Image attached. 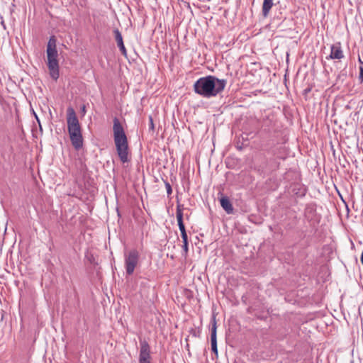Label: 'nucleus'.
<instances>
[{
  "label": "nucleus",
  "instance_id": "nucleus-4",
  "mask_svg": "<svg viewBox=\"0 0 363 363\" xmlns=\"http://www.w3.org/2000/svg\"><path fill=\"white\" fill-rule=\"evenodd\" d=\"M57 50L56 49V38L54 35L49 39L47 45L48 67L51 77L57 80L59 77V64L57 60Z\"/></svg>",
  "mask_w": 363,
  "mask_h": 363
},
{
  "label": "nucleus",
  "instance_id": "nucleus-8",
  "mask_svg": "<svg viewBox=\"0 0 363 363\" xmlns=\"http://www.w3.org/2000/svg\"><path fill=\"white\" fill-rule=\"evenodd\" d=\"M330 59L341 60L344 57L343 51L341 48L340 43H337L331 45Z\"/></svg>",
  "mask_w": 363,
  "mask_h": 363
},
{
  "label": "nucleus",
  "instance_id": "nucleus-3",
  "mask_svg": "<svg viewBox=\"0 0 363 363\" xmlns=\"http://www.w3.org/2000/svg\"><path fill=\"white\" fill-rule=\"evenodd\" d=\"M67 122L72 145L76 150H79L83 146V138L79 120L72 107L67 108Z\"/></svg>",
  "mask_w": 363,
  "mask_h": 363
},
{
  "label": "nucleus",
  "instance_id": "nucleus-12",
  "mask_svg": "<svg viewBox=\"0 0 363 363\" xmlns=\"http://www.w3.org/2000/svg\"><path fill=\"white\" fill-rule=\"evenodd\" d=\"M273 0H264L262 4V15L264 17H267L273 6Z\"/></svg>",
  "mask_w": 363,
  "mask_h": 363
},
{
  "label": "nucleus",
  "instance_id": "nucleus-20",
  "mask_svg": "<svg viewBox=\"0 0 363 363\" xmlns=\"http://www.w3.org/2000/svg\"><path fill=\"white\" fill-rule=\"evenodd\" d=\"M361 262L363 264V251H362V255H361Z\"/></svg>",
  "mask_w": 363,
  "mask_h": 363
},
{
  "label": "nucleus",
  "instance_id": "nucleus-22",
  "mask_svg": "<svg viewBox=\"0 0 363 363\" xmlns=\"http://www.w3.org/2000/svg\"><path fill=\"white\" fill-rule=\"evenodd\" d=\"M198 249H199V250H201V247L199 246V247H198Z\"/></svg>",
  "mask_w": 363,
  "mask_h": 363
},
{
  "label": "nucleus",
  "instance_id": "nucleus-14",
  "mask_svg": "<svg viewBox=\"0 0 363 363\" xmlns=\"http://www.w3.org/2000/svg\"><path fill=\"white\" fill-rule=\"evenodd\" d=\"M85 257L89 261L91 264H96L95 258L94 255L89 251L86 253Z\"/></svg>",
  "mask_w": 363,
  "mask_h": 363
},
{
  "label": "nucleus",
  "instance_id": "nucleus-17",
  "mask_svg": "<svg viewBox=\"0 0 363 363\" xmlns=\"http://www.w3.org/2000/svg\"><path fill=\"white\" fill-rule=\"evenodd\" d=\"M150 128L151 129L154 128V123H153V121H152V118L151 116H150Z\"/></svg>",
  "mask_w": 363,
  "mask_h": 363
},
{
  "label": "nucleus",
  "instance_id": "nucleus-5",
  "mask_svg": "<svg viewBox=\"0 0 363 363\" xmlns=\"http://www.w3.org/2000/svg\"><path fill=\"white\" fill-rule=\"evenodd\" d=\"M139 255L138 251H129L125 254V263L126 273L131 275L138 263Z\"/></svg>",
  "mask_w": 363,
  "mask_h": 363
},
{
  "label": "nucleus",
  "instance_id": "nucleus-18",
  "mask_svg": "<svg viewBox=\"0 0 363 363\" xmlns=\"http://www.w3.org/2000/svg\"><path fill=\"white\" fill-rule=\"evenodd\" d=\"M184 250H188V242L187 240H184V245H183Z\"/></svg>",
  "mask_w": 363,
  "mask_h": 363
},
{
  "label": "nucleus",
  "instance_id": "nucleus-6",
  "mask_svg": "<svg viewBox=\"0 0 363 363\" xmlns=\"http://www.w3.org/2000/svg\"><path fill=\"white\" fill-rule=\"evenodd\" d=\"M150 350L149 344L146 341L140 342V350L139 363H150Z\"/></svg>",
  "mask_w": 363,
  "mask_h": 363
},
{
  "label": "nucleus",
  "instance_id": "nucleus-13",
  "mask_svg": "<svg viewBox=\"0 0 363 363\" xmlns=\"http://www.w3.org/2000/svg\"><path fill=\"white\" fill-rule=\"evenodd\" d=\"M315 209L313 206H308L305 210V216L308 220H312L313 218V215L315 213Z\"/></svg>",
  "mask_w": 363,
  "mask_h": 363
},
{
  "label": "nucleus",
  "instance_id": "nucleus-23",
  "mask_svg": "<svg viewBox=\"0 0 363 363\" xmlns=\"http://www.w3.org/2000/svg\"><path fill=\"white\" fill-rule=\"evenodd\" d=\"M351 363H354V362H351Z\"/></svg>",
  "mask_w": 363,
  "mask_h": 363
},
{
  "label": "nucleus",
  "instance_id": "nucleus-11",
  "mask_svg": "<svg viewBox=\"0 0 363 363\" xmlns=\"http://www.w3.org/2000/svg\"><path fill=\"white\" fill-rule=\"evenodd\" d=\"M220 203L222 206V208L228 213H232L233 211V208L232 206V203H230V200L226 196H223L220 199Z\"/></svg>",
  "mask_w": 363,
  "mask_h": 363
},
{
  "label": "nucleus",
  "instance_id": "nucleus-15",
  "mask_svg": "<svg viewBox=\"0 0 363 363\" xmlns=\"http://www.w3.org/2000/svg\"><path fill=\"white\" fill-rule=\"evenodd\" d=\"M164 185L167 189V193L168 195H170L172 193V189L170 184L167 181H164Z\"/></svg>",
  "mask_w": 363,
  "mask_h": 363
},
{
  "label": "nucleus",
  "instance_id": "nucleus-7",
  "mask_svg": "<svg viewBox=\"0 0 363 363\" xmlns=\"http://www.w3.org/2000/svg\"><path fill=\"white\" fill-rule=\"evenodd\" d=\"M216 331H217L216 321V318H213L212 320V327H211V350L216 355H218Z\"/></svg>",
  "mask_w": 363,
  "mask_h": 363
},
{
  "label": "nucleus",
  "instance_id": "nucleus-1",
  "mask_svg": "<svg viewBox=\"0 0 363 363\" xmlns=\"http://www.w3.org/2000/svg\"><path fill=\"white\" fill-rule=\"evenodd\" d=\"M227 84L225 79H220L215 76L208 75L199 78L194 84V90L204 98L216 96L221 93Z\"/></svg>",
  "mask_w": 363,
  "mask_h": 363
},
{
  "label": "nucleus",
  "instance_id": "nucleus-2",
  "mask_svg": "<svg viewBox=\"0 0 363 363\" xmlns=\"http://www.w3.org/2000/svg\"><path fill=\"white\" fill-rule=\"evenodd\" d=\"M113 139L118 155L123 163L128 162V143L124 129L118 118H114L113 125Z\"/></svg>",
  "mask_w": 363,
  "mask_h": 363
},
{
  "label": "nucleus",
  "instance_id": "nucleus-16",
  "mask_svg": "<svg viewBox=\"0 0 363 363\" xmlns=\"http://www.w3.org/2000/svg\"><path fill=\"white\" fill-rule=\"evenodd\" d=\"M359 69H360V72H359V78L361 82H363V67H360Z\"/></svg>",
  "mask_w": 363,
  "mask_h": 363
},
{
  "label": "nucleus",
  "instance_id": "nucleus-9",
  "mask_svg": "<svg viewBox=\"0 0 363 363\" xmlns=\"http://www.w3.org/2000/svg\"><path fill=\"white\" fill-rule=\"evenodd\" d=\"M176 216L179 228L181 231L182 238L183 240H187V234L185 230L184 224L183 223V212L179 207L177 209Z\"/></svg>",
  "mask_w": 363,
  "mask_h": 363
},
{
  "label": "nucleus",
  "instance_id": "nucleus-19",
  "mask_svg": "<svg viewBox=\"0 0 363 363\" xmlns=\"http://www.w3.org/2000/svg\"><path fill=\"white\" fill-rule=\"evenodd\" d=\"M35 116L36 120L38 121V122L39 123L40 129L42 130V127H41V125H40V120L38 119V116H36L35 113Z\"/></svg>",
  "mask_w": 363,
  "mask_h": 363
},
{
  "label": "nucleus",
  "instance_id": "nucleus-21",
  "mask_svg": "<svg viewBox=\"0 0 363 363\" xmlns=\"http://www.w3.org/2000/svg\"><path fill=\"white\" fill-rule=\"evenodd\" d=\"M308 91H310V89H306V90H305V92H306V93H307V92H308Z\"/></svg>",
  "mask_w": 363,
  "mask_h": 363
},
{
  "label": "nucleus",
  "instance_id": "nucleus-10",
  "mask_svg": "<svg viewBox=\"0 0 363 363\" xmlns=\"http://www.w3.org/2000/svg\"><path fill=\"white\" fill-rule=\"evenodd\" d=\"M113 33H114V36H115V40L117 43V45L119 48L121 53L124 56H127V51H126V49L123 44V37H122L121 32L119 31L118 29H115L113 30Z\"/></svg>",
  "mask_w": 363,
  "mask_h": 363
}]
</instances>
